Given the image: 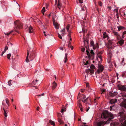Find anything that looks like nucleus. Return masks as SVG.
<instances>
[{
    "mask_svg": "<svg viewBox=\"0 0 126 126\" xmlns=\"http://www.w3.org/2000/svg\"><path fill=\"white\" fill-rule=\"evenodd\" d=\"M101 117L102 118H106L108 117L109 118L106 122L100 121L97 124V126H103L104 124L107 123L108 121H110L114 118L112 114L111 113L105 110L104 111L101 115Z\"/></svg>",
    "mask_w": 126,
    "mask_h": 126,
    "instance_id": "nucleus-1",
    "label": "nucleus"
},
{
    "mask_svg": "<svg viewBox=\"0 0 126 126\" xmlns=\"http://www.w3.org/2000/svg\"><path fill=\"white\" fill-rule=\"evenodd\" d=\"M118 115L120 116V120L122 121L123 120L126 119V113H125L123 112H120L118 114ZM122 126H126V120L122 124L121 123Z\"/></svg>",
    "mask_w": 126,
    "mask_h": 126,
    "instance_id": "nucleus-2",
    "label": "nucleus"
},
{
    "mask_svg": "<svg viewBox=\"0 0 126 126\" xmlns=\"http://www.w3.org/2000/svg\"><path fill=\"white\" fill-rule=\"evenodd\" d=\"M98 69L96 72V73L99 74L102 72L104 69V66L100 64V62H98Z\"/></svg>",
    "mask_w": 126,
    "mask_h": 126,
    "instance_id": "nucleus-3",
    "label": "nucleus"
},
{
    "mask_svg": "<svg viewBox=\"0 0 126 126\" xmlns=\"http://www.w3.org/2000/svg\"><path fill=\"white\" fill-rule=\"evenodd\" d=\"M81 97L82 98L83 100H82V102L86 104V106L87 107H88V105H91V104L88 103L87 102V100L88 98H86V96L84 94H82Z\"/></svg>",
    "mask_w": 126,
    "mask_h": 126,
    "instance_id": "nucleus-4",
    "label": "nucleus"
},
{
    "mask_svg": "<svg viewBox=\"0 0 126 126\" xmlns=\"http://www.w3.org/2000/svg\"><path fill=\"white\" fill-rule=\"evenodd\" d=\"M14 23L15 25H17V26L15 28H14L15 31L17 32V29H19L21 28L19 26V25L20 24L19 20H16L14 22Z\"/></svg>",
    "mask_w": 126,
    "mask_h": 126,
    "instance_id": "nucleus-5",
    "label": "nucleus"
},
{
    "mask_svg": "<svg viewBox=\"0 0 126 126\" xmlns=\"http://www.w3.org/2000/svg\"><path fill=\"white\" fill-rule=\"evenodd\" d=\"M86 52L88 55V57L89 58H90L91 56H93L94 55V53L93 52V51L92 50H91L90 53L88 50H86Z\"/></svg>",
    "mask_w": 126,
    "mask_h": 126,
    "instance_id": "nucleus-6",
    "label": "nucleus"
},
{
    "mask_svg": "<svg viewBox=\"0 0 126 126\" xmlns=\"http://www.w3.org/2000/svg\"><path fill=\"white\" fill-rule=\"evenodd\" d=\"M53 25L54 26L55 28L57 29H59V27L60 26V25L58 23L56 22L55 21H53Z\"/></svg>",
    "mask_w": 126,
    "mask_h": 126,
    "instance_id": "nucleus-7",
    "label": "nucleus"
},
{
    "mask_svg": "<svg viewBox=\"0 0 126 126\" xmlns=\"http://www.w3.org/2000/svg\"><path fill=\"white\" fill-rule=\"evenodd\" d=\"M119 89V90L121 91H126V87L124 85H121L118 87Z\"/></svg>",
    "mask_w": 126,
    "mask_h": 126,
    "instance_id": "nucleus-8",
    "label": "nucleus"
},
{
    "mask_svg": "<svg viewBox=\"0 0 126 126\" xmlns=\"http://www.w3.org/2000/svg\"><path fill=\"white\" fill-rule=\"evenodd\" d=\"M7 107H6L5 106H4V107L3 108V110L4 111V114L5 116V117H7V112L8 111L7 108Z\"/></svg>",
    "mask_w": 126,
    "mask_h": 126,
    "instance_id": "nucleus-9",
    "label": "nucleus"
},
{
    "mask_svg": "<svg viewBox=\"0 0 126 126\" xmlns=\"http://www.w3.org/2000/svg\"><path fill=\"white\" fill-rule=\"evenodd\" d=\"M84 44L85 47L87 49L89 47L88 42V41H84Z\"/></svg>",
    "mask_w": 126,
    "mask_h": 126,
    "instance_id": "nucleus-10",
    "label": "nucleus"
},
{
    "mask_svg": "<svg viewBox=\"0 0 126 126\" xmlns=\"http://www.w3.org/2000/svg\"><path fill=\"white\" fill-rule=\"evenodd\" d=\"M57 84L55 81H54L53 82L52 86V87L53 90L56 88V87L57 86Z\"/></svg>",
    "mask_w": 126,
    "mask_h": 126,
    "instance_id": "nucleus-11",
    "label": "nucleus"
},
{
    "mask_svg": "<svg viewBox=\"0 0 126 126\" xmlns=\"http://www.w3.org/2000/svg\"><path fill=\"white\" fill-rule=\"evenodd\" d=\"M33 32V30L32 27L31 26H30L29 28V33H32Z\"/></svg>",
    "mask_w": 126,
    "mask_h": 126,
    "instance_id": "nucleus-12",
    "label": "nucleus"
},
{
    "mask_svg": "<svg viewBox=\"0 0 126 126\" xmlns=\"http://www.w3.org/2000/svg\"><path fill=\"white\" fill-rule=\"evenodd\" d=\"M121 106L126 108V101L122 102L121 104Z\"/></svg>",
    "mask_w": 126,
    "mask_h": 126,
    "instance_id": "nucleus-13",
    "label": "nucleus"
},
{
    "mask_svg": "<svg viewBox=\"0 0 126 126\" xmlns=\"http://www.w3.org/2000/svg\"><path fill=\"white\" fill-rule=\"evenodd\" d=\"M113 33L117 37V39L118 40L119 39H118V37L120 36V35L117 32L115 31H113Z\"/></svg>",
    "mask_w": 126,
    "mask_h": 126,
    "instance_id": "nucleus-14",
    "label": "nucleus"
},
{
    "mask_svg": "<svg viewBox=\"0 0 126 126\" xmlns=\"http://www.w3.org/2000/svg\"><path fill=\"white\" fill-rule=\"evenodd\" d=\"M90 45L91 46L93 47V49L94 48V43L93 41H91L90 43Z\"/></svg>",
    "mask_w": 126,
    "mask_h": 126,
    "instance_id": "nucleus-15",
    "label": "nucleus"
},
{
    "mask_svg": "<svg viewBox=\"0 0 126 126\" xmlns=\"http://www.w3.org/2000/svg\"><path fill=\"white\" fill-rule=\"evenodd\" d=\"M70 27V25L69 24H68L67 25V26H66V28L68 32L69 33H70L71 32V31L69 30V29Z\"/></svg>",
    "mask_w": 126,
    "mask_h": 126,
    "instance_id": "nucleus-16",
    "label": "nucleus"
},
{
    "mask_svg": "<svg viewBox=\"0 0 126 126\" xmlns=\"http://www.w3.org/2000/svg\"><path fill=\"white\" fill-rule=\"evenodd\" d=\"M16 8L17 9L19 8V5L16 2L15 4V7L16 8Z\"/></svg>",
    "mask_w": 126,
    "mask_h": 126,
    "instance_id": "nucleus-17",
    "label": "nucleus"
},
{
    "mask_svg": "<svg viewBox=\"0 0 126 126\" xmlns=\"http://www.w3.org/2000/svg\"><path fill=\"white\" fill-rule=\"evenodd\" d=\"M38 81V80L37 79H36L35 80H33L32 83V84L34 85L38 84L37 82Z\"/></svg>",
    "mask_w": 126,
    "mask_h": 126,
    "instance_id": "nucleus-18",
    "label": "nucleus"
},
{
    "mask_svg": "<svg viewBox=\"0 0 126 126\" xmlns=\"http://www.w3.org/2000/svg\"><path fill=\"white\" fill-rule=\"evenodd\" d=\"M124 40L123 39H122L118 41V43L120 44L121 45H122L124 43Z\"/></svg>",
    "mask_w": 126,
    "mask_h": 126,
    "instance_id": "nucleus-19",
    "label": "nucleus"
},
{
    "mask_svg": "<svg viewBox=\"0 0 126 126\" xmlns=\"http://www.w3.org/2000/svg\"><path fill=\"white\" fill-rule=\"evenodd\" d=\"M108 36L107 34V33L106 32H104L103 33V38H108Z\"/></svg>",
    "mask_w": 126,
    "mask_h": 126,
    "instance_id": "nucleus-20",
    "label": "nucleus"
},
{
    "mask_svg": "<svg viewBox=\"0 0 126 126\" xmlns=\"http://www.w3.org/2000/svg\"><path fill=\"white\" fill-rule=\"evenodd\" d=\"M117 102V100L116 99H111L110 101V103L111 104H112Z\"/></svg>",
    "mask_w": 126,
    "mask_h": 126,
    "instance_id": "nucleus-21",
    "label": "nucleus"
},
{
    "mask_svg": "<svg viewBox=\"0 0 126 126\" xmlns=\"http://www.w3.org/2000/svg\"><path fill=\"white\" fill-rule=\"evenodd\" d=\"M67 53H66L65 54V56L64 57V63H66L67 60Z\"/></svg>",
    "mask_w": 126,
    "mask_h": 126,
    "instance_id": "nucleus-22",
    "label": "nucleus"
},
{
    "mask_svg": "<svg viewBox=\"0 0 126 126\" xmlns=\"http://www.w3.org/2000/svg\"><path fill=\"white\" fill-rule=\"evenodd\" d=\"M29 51L28 50L27 54V57H26V62H29V59H28V57L29 56Z\"/></svg>",
    "mask_w": 126,
    "mask_h": 126,
    "instance_id": "nucleus-23",
    "label": "nucleus"
},
{
    "mask_svg": "<svg viewBox=\"0 0 126 126\" xmlns=\"http://www.w3.org/2000/svg\"><path fill=\"white\" fill-rule=\"evenodd\" d=\"M65 28L63 29L62 30H61V32H64V33H62L61 34V35L63 36L64 34L65 33Z\"/></svg>",
    "mask_w": 126,
    "mask_h": 126,
    "instance_id": "nucleus-24",
    "label": "nucleus"
},
{
    "mask_svg": "<svg viewBox=\"0 0 126 126\" xmlns=\"http://www.w3.org/2000/svg\"><path fill=\"white\" fill-rule=\"evenodd\" d=\"M49 122L51 124V125L53 126H54L55 125L54 122L51 120H50L49 121Z\"/></svg>",
    "mask_w": 126,
    "mask_h": 126,
    "instance_id": "nucleus-25",
    "label": "nucleus"
},
{
    "mask_svg": "<svg viewBox=\"0 0 126 126\" xmlns=\"http://www.w3.org/2000/svg\"><path fill=\"white\" fill-rule=\"evenodd\" d=\"M57 6L58 8L59 9H60L61 6V4L60 3L59 1V0H58V3L57 5Z\"/></svg>",
    "mask_w": 126,
    "mask_h": 126,
    "instance_id": "nucleus-26",
    "label": "nucleus"
},
{
    "mask_svg": "<svg viewBox=\"0 0 126 126\" xmlns=\"http://www.w3.org/2000/svg\"><path fill=\"white\" fill-rule=\"evenodd\" d=\"M88 70L89 71L90 73V74H92L94 73V71L93 70H90V69L89 70Z\"/></svg>",
    "mask_w": 126,
    "mask_h": 126,
    "instance_id": "nucleus-27",
    "label": "nucleus"
},
{
    "mask_svg": "<svg viewBox=\"0 0 126 126\" xmlns=\"http://www.w3.org/2000/svg\"><path fill=\"white\" fill-rule=\"evenodd\" d=\"M117 27L118 28V30L119 31L121 30L124 28V27L122 26L118 27Z\"/></svg>",
    "mask_w": 126,
    "mask_h": 126,
    "instance_id": "nucleus-28",
    "label": "nucleus"
},
{
    "mask_svg": "<svg viewBox=\"0 0 126 126\" xmlns=\"http://www.w3.org/2000/svg\"><path fill=\"white\" fill-rule=\"evenodd\" d=\"M13 30L11 31H10L8 33H5L4 32V34H6L7 35H9L11 33H12V32H13Z\"/></svg>",
    "mask_w": 126,
    "mask_h": 126,
    "instance_id": "nucleus-29",
    "label": "nucleus"
},
{
    "mask_svg": "<svg viewBox=\"0 0 126 126\" xmlns=\"http://www.w3.org/2000/svg\"><path fill=\"white\" fill-rule=\"evenodd\" d=\"M11 55L10 53L8 54L7 55V58L9 60L10 59V57L11 56Z\"/></svg>",
    "mask_w": 126,
    "mask_h": 126,
    "instance_id": "nucleus-30",
    "label": "nucleus"
},
{
    "mask_svg": "<svg viewBox=\"0 0 126 126\" xmlns=\"http://www.w3.org/2000/svg\"><path fill=\"white\" fill-rule=\"evenodd\" d=\"M7 45L9 47H10L12 46V44L9 42H8L7 44Z\"/></svg>",
    "mask_w": 126,
    "mask_h": 126,
    "instance_id": "nucleus-31",
    "label": "nucleus"
},
{
    "mask_svg": "<svg viewBox=\"0 0 126 126\" xmlns=\"http://www.w3.org/2000/svg\"><path fill=\"white\" fill-rule=\"evenodd\" d=\"M12 81V80H10L9 81H8V82L9 85L10 86H11V85H12V83H11V82Z\"/></svg>",
    "mask_w": 126,
    "mask_h": 126,
    "instance_id": "nucleus-32",
    "label": "nucleus"
},
{
    "mask_svg": "<svg viewBox=\"0 0 126 126\" xmlns=\"http://www.w3.org/2000/svg\"><path fill=\"white\" fill-rule=\"evenodd\" d=\"M58 121L61 124H62L63 123V121L61 119L59 118L58 119Z\"/></svg>",
    "mask_w": 126,
    "mask_h": 126,
    "instance_id": "nucleus-33",
    "label": "nucleus"
},
{
    "mask_svg": "<svg viewBox=\"0 0 126 126\" xmlns=\"http://www.w3.org/2000/svg\"><path fill=\"white\" fill-rule=\"evenodd\" d=\"M114 12H116L117 13L116 15L117 16V15H118V9L117 8L116 9H114Z\"/></svg>",
    "mask_w": 126,
    "mask_h": 126,
    "instance_id": "nucleus-34",
    "label": "nucleus"
},
{
    "mask_svg": "<svg viewBox=\"0 0 126 126\" xmlns=\"http://www.w3.org/2000/svg\"><path fill=\"white\" fill-rule=\"evenodd\" d=\"M42 11V12L43 13V14H44V13L45 12V8L44 7L43 8Z\"/></svg>",
    "mask_w": 126,
    "mask_h": 126,
    "instance_id": "nucleus-35",
    "label": "nucleus"
},
{
    "mask_svg": "<svg viewBox=\"0 0 126 126\" xmlns=\"http://www.w3.org/2000/svg\"><path fill=\"white\" fill-rule=\"evenodd\" d=\"M94 45L95 47L94 49H95L96 48H98L99 46L97 43H96V45Z\"/></svg>",
    "mask_w": 126,
    "mask_h": 126,
    "instance_id": "nucleus-36",
    "label": "nucleus"
},
{
    "mask_svg": "<svg viewBox=\"0 0 126 126\" xmlns=\"http://www.w3.org/2000/svg\"><path fill=\"white\" fill-rule=\"evenodd\" d=\"M78 105L79 106V108L82 107V105L80 103H78Z\"/></svg>",
    "mask_w": 126,
    "mask_h": 126,
    "instance_id": "nucleus-37",
    "label": "nucleus"
},
{
    "mask_svg": "<svg viewBox=\"0 0 126 126\" xmlns=\"http://www.w3.org/2000/svg\"><path fill=\"white\" fill-rule=\"evenodd\" d=\"M58 36L59 37L60 39H62V36H61V35L59 33H58Z\"/></svg>",
    "mask_w": 126,
    "mask_h": 126,
    "instance_id": "nucleus-38",
    "label": "nucleus"
},
{
    "mask_svg": "<svg viewBox=\"0 0 126 126\" xmlns=\"http://www.w3.org/2000/svg\"><path fill=\"white\" fill-rule=\"evenodd\" d=\"M5 101L6 103L8 105V103L9 102V101L8 99H5Z\"/></svg>",
    "mask_w": 126,
    "mask_h": 126,
    "instance_id": "nucleus-39",
    "label": "nucleus"
},
{
    "mask_svg": "<svg viewBox=\"0 0 126 126\" xmlns=\"http://www.w3.org/2000/svg\"><path fill=\"white\" fill-rule=\"evenodd\" d=\"M39 71H38V70H35V73L36 74H38V73H39Z\"/></svg>",
    "mask_w": 126,
    "mask_h": 126,
    "instance_id": "nucleus-40",
    "label": "nucleus"
},
{
    "mask_svg": "<svg viewBox=\"0 0 126 126\" xmlns=\"http://www.w3.org/2000/svg\"><path fill=\"white\" fill-rule=\"evenodd\" d=\"M99 5L101 6H102V4L101 1L99 2H98Z\"/></svg>",
    "mask_w": 126,
    "mask_h": 126,
    "instance_id": "nucleus-41",
    "label": "nucleus"
},
{
    "mask_svg": "<svg viewBox=\"0 0 126 126\" xmlns=\"http://www.w3.org/2000/svg\"><path fill=\"white\" fill-rule=\"evenodd\" d=\"M98 57L100 59L101 61L102 60V58L101 56L100 55H98Z\"/></svg>",
    "mask_w": 126,
    "mask_h": 126,
    "instance_id": "nucleus-42",
    "label": "nucleus"
},
{
    "mask_svg": "<svg viewBox=\"0 0 126 126\" xmlns=\"http://www.w3.org/2000/svg\"><path fill=\"white\" fill-rule=\"evenodd\" d=\"M79 3H83V0H79Z\"/></svg>",
    "mask_w": 126,
    "mask_h": 126,
    "instance_id": "nucleus-43",
    "label": "nucleus"
},
{
    "mask_svg": "<svg viewBox=\"0 0 126 126\" xmlns=\"http://www.w3.org/2000/svg\"><path fill=\"white\" fill-rule=\"evenodd\" d=\"M6 50H4V51L2 52V53L1 54V56H2L3 55V54L4 53H5V52H6Z\"/></svg>",
    "mask_w": 126,
    "mask_h": 126,
    "instance_id": "nucleus-44",
    "label": "nucleus"
},
{
    "mask_svg": "<svg viewBox=\"0 0 126 126\" xmlns=\"http://www.w3.org/2000/svg\"><path fill=\"white\" fill-rule=\"evenodd\" d=\"M124 58H123L122 59V61L121 62V63H123L124 62Z\"/></svg>",
    "mask_w": 126,
    "mask_h": 126,
    "instance_id": "nucleus-45",
    "label": "nucleus"
},
{
    "mask_svg": "<svg viewBox=\"0 0 126 126\" xmlns=\"http://www.w3.org/2000/svg\"><path fill=\"white\" fill-rule=\"evenodd\" d=\"M81 50L82 51L84 52L85 51V48H81Z\"/></svg>",
    "mask_w": 126,
    "mask_h": 126,
    "instance_id": "nucleus-46",
    "label": "nucleus"
},
{
    "mask_svg": "<svg viewBox=\"0 0 126 126\" xmlns=\"http://www.w3.org/2000/svg\"><path fill=\"white\" fill-rule=\"evenodd\" d=\"M71 43L70 42H68V46L69 47L70 45L71 44Z\"/></svg>",
    "mask_w": 126,
    "mask_h": 126,
    "instance_id": "nucleus-47",
    "label": "nucleus"
},
{
    "mask_svg": "<svg viewBox=\"0 0 126 126\" xmlns=\"http://www.w3.org/2000/svg\"><path fill=\"white\" fill-rule=\"evenodd\" d=\"M8 47L7 46H6L4 48V50H6L8 49Z\"/></svg>",
    "mask_w": 126,
    "mask_h": 126,
    "instance_id": "nucleus-48",
    "label": "nucleus"
},
{
    "mask_svg": "<svg viewBox=\"0 0 126 126\" xmlns=\"http://www.w3.org/2000/svg\"><path fill=\"white\" fill-rule=\"evenodd\" d=\"M91 66L93 69H94L95 68V66L93 65H92Z\"/></svg>",
    "mask_w": 126,
    "mask_h": 126,
    "instance_id": "nucleus-49",
    "label": "nucleus"
},
{
    "mask_svg": "<svg viewBox=\"0 0 126 126\" xmlns=\"http://www.w3.org/2000/svg\"><path fill=\"white\" fill-rule=\"evenodd\" d=\"M84 63L85 65H87L88 63V61H86V63Z\"/></svg>",
    "mask_w": 126,
    "mask_h": 126,
    "instance_id": "nucleus-50",
    "label": "nucleus"
},
{
    "mask_svg": "<svg viewBox=\"0 0 126 126\" xmlns=\"http://www.w3.org/2000/svg\"><path fill=\"white\" fill-rule=\"evenodd\" d=\"M80 108V110H81V111H83V109L82 108V107H81L80 108Z\"/></svg>",
    "mask_w": 126,
    "mask_h": 126,
    "instance_id": "nucleus-51",
    "label": "nucleus"
},
{
    "mask_svg": "<svg viewBox=\"0 0 126 126\" xmlns=\"http://www.w3.org/2000/svg\"><path fill=\"white\" fill-rule=\"evenodd\" d=\"M125 34H126V31H124L123 32V35H124Z\"/></svg>",
    "mask_w": 126,
    "mask_h": 126,
    "instance_id": "nucleus-52",
    "label": "nucleus"
},
{
    "mask_svg": "<svg viewBox=\"0 0 126 126\" xmlns=\"http://www.w3.org/2000/svg\"><path fill=\"white\" fill-rule=\"evenodd\" d=\"M64 111V110L63 109H62L61 110V112L62 113Z\"/></svg>",
    "mask_w": 126,
    "mask_h": 126,
    "instance_id": "nucleus-53",
    "label": "nucleus"
},
{
    "mask_svg": "<svg viewBox=\"0 0 126 126\" xmlns=\"http://www.w3.org/2000/svg\"><path fill=\"white\" fill-rule=\"evenodd\" d=\"M86 86L87 87H89V84L88 83H86Z\"/></svg>",
    "mask_w": 126,
    "mask_h": 126,
    "instance_id": "nucleus-54",
    "label": "nucleus"
},
{
    "mask_svg": "<svg viewBox=\"0 0 126 126\" xmlns=\"http://www.w3.org/2000/svg\"><path fill=\"white\" fill-rule=\"evenodd\" d=\"M113 106H110V110H112V107H113Z\"/></svg>",
    "mask_w": 126,
    "mask_h": 126,
    "instance_id": "nucleus-55",
    "label": "nucleus"
},
{
    "mask_svg": "<svg viewBox=\"0 0 126 126\" xmlns=\"http://www.w3.org/2000/svg\"><path fill=\"white\" fill-rule=\"evenodd\" d=\"M105 89H103L102 90V93H103L105 91Z\"/></svg>",
    "mask_w": 126,
    "mask_h": 126,
    "instance_id": "nucleus-56",
    "label": "nucleus"
},
{
    "mask_svg": "<svg viewBox=\"0 0 126 126\" xmlns=\"http://www.w3.org/2000/svg\"><path fill=\"white\" fill-rule=\"evenodd\" d=\"M90 108V107H88L87 109L86 110V111H87V112L88 111V110Z\"/></svg>",
    "mask_w": 126,
    "mask_h": 126,
    "instance_id": "nucleus-57",
    "label": "nucleus"
},
{
    "mask_svg": "<svg viewBox=\"0 0 126 126\" xmlns=\"http://www.w3.org/2000/svg\"><path fill=\"white\" fill-rule=\"evenodd\" d=\"M60 48L61 50H63V48L62 47H60Z\"/></svg>",
    "mask_w": 126,
    "mask_h": 126,
    "instance_id": "nucleus-58",
    "label": "nucleus"
},
{
    "mask_svg": "<svg viewBox=\"0 0 126 126\" xmlns=\"http://www.w3.org/2000/svg\"><path fill=\"white\" fill-rule=\"evenodd\" d=\"M70 48L72 49H73V48L72 46H70Z\"/></svg>",
    "mask_w": 126,
    "mask_h": 126,
    "instance_id": "nucleus-59",
    "label": "nucleus"
},
{
    "mask_svg": "<svg viewBox=\"0 0 126 126\" xmlns=\"http://www.w3.org/2000/svg\"><path fill=\"white\" fill-rule=\"evenodd\" d=\"M108 8L110 10L111 9V7L108 6Z\"/></svg>",
    "mask_w": 126,
    "mask_h": 126,
    "instance_id": "nucleus-60",
    "label": "nucleus"
},
{
    "mask_svg": "<svg viewBox=\"0 0 126 126\" xmlns=\"http://www.w3.org/2000/svg\"><path fill=\"white\" fill-rule=\"evenodd\" d=\"M44 95V93H43L42 94H41V95H38V96H40L41 95Z\"/></svg>",
    "mask_w": 126,
    "mask_h": 126,
    "instance_id": "nucleus-61",
    "label": "nucleus"
},
{
    "mask_svg": "<svg viewBox=\"0 0 126 126\" xmlns=\"http://www.w3.org/2000/svg\"><path fill=\"white\" fill-rule=\"evenodd\" d=\"M80 91L82 92H83L84 91L82 89H81L80 90Z\"/></svg>",
    "mask_w": 126,
    "mask_h": 126,
    "instance_id": "nucleus-62",
    "label": "nucleus"
},
{
    "mask_svg": "<svg viewBox=\"0 0 126 126\" xmlns=\"http://www.w3.org/2000/svg\"><path fill=\"white\" fill-rule=\"evenodd\" d=\"M108 53L109 54V55L110 56H111V53L110 52H109V53Z\"/></svg>",
    "mask_w": 126,
    "mask_h": 126,
    "instance_id": "nucleus-63",
    "label": "nucleus"
},
{
    "mask_svg": "<svg viewBox=\"0 0 126 126\" xmlns=\"http://www.w3.org/2000/svg\"><path fill=\"white\" fill-rule=\"evenodd\" d=\"M51 14H49V15H48V16L49 17L50 16H51Z\"/></svg>",
    "mask_w": 126,
    "mask_h": 126,
    "instance_id": "nucleus-64",
    "label": "nucleus"
}]
</instances>
